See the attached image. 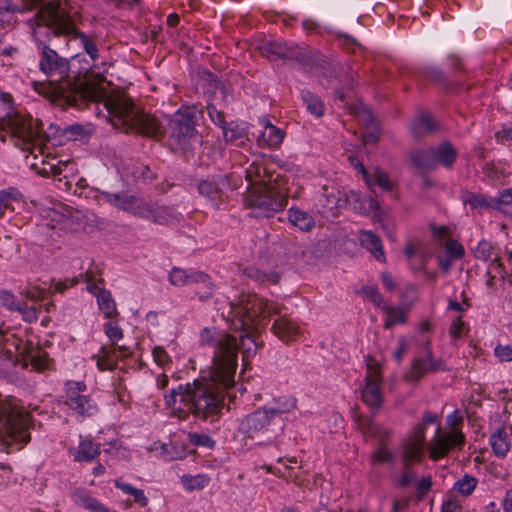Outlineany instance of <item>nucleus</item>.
I'll use <instances>...</instances> for the list:
<instances>
[{"instance_id": "28", "label": "nucleus", "mask_w": 512, "mask_h": 512, "mask_svg": "<svg viewBox=\"0 0 512 512\" xmlns=\"http://www.w3.org/2000/svg\"><path fill=\"white\" fill-rule=\"evenodd\" d=\"M289 222L303 232H309L315 226L314 218L306 211L297 207L288 210Z\"/></svg>"}, {"instance_id": "21", "label": "nucleus", "mask_w": 512, "mask_h": 512, "mask_svg": "<svg viewBox=\"0 0 512 512\" xmlns=\"http://www.w3.org/2000/svg\"><path fill=\"white\" fill-rule=\"evenodd\" d=\"M351 200L355 202L360 200L359 194L354 191L343 193L336 188L329 189L328 187H323V193L320 198L322 206L331 212L343 208Z\"/></svg>"}, {"instance_id": "7", "label": "nucleus", "mask_w": 512, "mask_h": 512, "mask_svg": "<svg viewBox=\"0 0 512 512\" xmlns=\"http://www.w3.org/2000/svg\"><path fill=\"white\" fill-rule=\"evenodd\" d=\"M200 342L213 348L211 370H216L217 375L224 373L225 381H231V376L236 373V342L231 334L214 335L208 328L202 330Z\"/></svg>"}, {"instance_id": "37", "label": "nucleus", "mask_w": 512, "mask_h": 512, "mask_svg": "<svg viewBox=\"0 0 512 512\" xmlns=\"http://www.w3.org/2000/svg\"><path fill=\"white\" fill-rule=\"evenodd\" d=\"M12 104L11 95L0 91V130L4 129L9 118H12L17 113Z\"/></svg>"}, {"instance_id": "60", "label": "nucleus", "mask_w": 512, "mask_h": 512, "mask_svg": "<svg viewBox=\"0 0 512 512\" xmlns=\"http://www.w3.org/2000/svg\"><path fill=\"white\" fill-rule=\"evenodd\" d=\"M512 203V188L505 189L499 193V196L492 200V207L499 208L500 205H509Z\"/></svg>"}, {"instance_id": "27", "label": "nucleus", "mask_w": 512, "mask_h": 512, "mask_svg": "<svg viewBox=\"0 0 512 512\" xmlns=\"http://www.w3.org/2000/svg\"><path fill=\"white\" fill-rule=\"evenodd\" d=\"M284 131L269 122L264 124V130L257 137L258 145L261 147H277L284 138Z\"/></svg>"}, {"instance_id": "11", "label": "nucleus", "mask_w": 512, "mask_h": 512, "mask_svg": "<svg viewBox=\"0 0 512 512\" xmlns=\"http://www.w3.org/2000/svg\"><path fill=\"white\" fill-rule=\"evenodd\" d=\"M241 181V177L236 176L235 173L217 175L199 181L197 189L200 195L218 207L227 198V192L238 188Z\"/></svg>"}, {"instance_id": "25", "label": "nucleus", "mask_w": 512, "mask_h": 512, "mask_svg": "<svg viewBox=\"0 0 512 512\" xmlns=\"http://www.w3.org/2000/svg\"><path fill=\"white\" fill-rule=\"evenodd\" d=\"M69 452L77 462H91L99 455L100 447L89 439L81 438L78 447L70 448Z\"/></svg>"}, {"instance_id": "3", "label": "nucleus", "mask_w": 512, "mask_h": 512, "mask_svg": "<svg viewBox=\"0 0 512 512\" xmlns=\"http://www.w3.org/2000/svg\"><path fill=\"white\" fill-rule=\"evenodd\" d=\"M280 307L269 304L265 299L255 294H248L237 303L231 302L227 313V321L231 327L242 333L238 337L234 336L236 342V356L241 351L244 363L255 355L257 349L262 346L258 342L257 333L260 328H264L268 323L271 313H279ZM225 317V312H222Z\"/></svg>"}, {"instance_id": "2", "label": "nucleus", "mask_w": 512, "mask_h": 512, "mask_svg": "<svg viewBox=\"0 0 512 512\" xmlns=\"http://www.w3.org/2000/svg\"><path fill=\"white\" fill-rule=\"evenodd\" d=\"M235 384V374L231 381H225V375L210 371L209 378L196 379L192 383L180 384L164 395L166 405L180 420L193 415L201 420L218 419L224 406V391Z\"/></svg>"}, {"instance_id": "42", "label": "nucleus", "mask_w": 512, "mask_h": 512, "mask_svg": "<svg viewBox=\"0 0 512 512\" xmlns=\"http://www.w3.org/2000/svg\"><path fill=\"white\" fill-rule=\"evenodd\" d=\"M386 313V319L384 322V328L390 329L396 324H402L406 322V313L400 308L391 307L384 305L382 308Z\"/></svg>"}, {"instance_id": "8", "label": "nucleus", "mask_w": 512, "mask_h": 512, "mask_svg": "<svg viewBox=\"0 0 512 512\" xmlns=\"http://www.w3.org/2000/svg\"><path fill=\"white\" fill-rule=\"evenodd\" d=\"M38 119H33L30 115L17 112L12 118H9L2 131L8 133L14 144L22 150L33 151L42 150L47 135L41 127Z\"/></svg>"}, {"instance_id": "56", "label": "nucleus", "mask_w": 512, "mask_h": 512, "mask_svg": "<svg viewBox=\"0 0 512 512\" xmlns=\"http://www.w3.org/2000/svg\"><path fill=\"white\" fill-rule=\"evenodd\" d=\"M494 354L501 362L512 361V344L497 345L494 349Z\"/></svg>"}, {"instance_id": "57", "label": "nucleus", "mask_w": 512, "mask_h": 512, "mask_svg": "<svg viewBox=\"0 0 512 512\" xmlns=\"http://www.w3.org/2000/svg\"><path fill=\"white\" fill-rule=\"evenodd\" d=\"M0 305L7 307L9 310L16 311L20 304L13 294L2 291L0 292Z\"/></svg>"}, {"instance_id": "13", "label": "nucleus", "mask_w": 512, "mask_h": 512, "mask_svg": "<svg viewBox=\"0 0 512 512\" xmlns=\"http://www.w3.org/2000/svg\"><path fill=\"white\" fill-rule=\"evenodd\" d=\"M65 387V404L78 416L82 418L92 417L98 412V406L88 393L84 382L67 381Z\"/></svg>"}, {"instance_id": "31", "label": "nucleus", "mask_w": 512, "mask_h": 512, "mask_svg": "<svg viewBox=\"0 0 512 512\" xmlns=\"http://www.w3.org/2000/svg\"><path fill=\"white\" fill-rule=\"evenodd\" d=\"M389 437V432L384 431L383 435L379 437V445L377 449L371 454L370 463L375 466L378 463H394L395 455L392 451L387 449L385 441Z\"/></svg>"}, {"instance_id": "1", "label": "nucleus", "mask_w": 512, "mask_h": 512, "mask_svg": "<svg viewBox=\"0 0 512 512\" xmlns=\"http://www.w3.org/2000/svg\"><path fill=\"white\" fill-rule=\"evenodd\" d=\"M37 48L40 52L39 69L49 79L32 83L39 95L61 107L79 109H83L87 102H103L107 119L112 125L126 130L131 127V117H135V114L131 110V98L127 93L121 90L107 92L99 84L71 77L67 58L60 56L42 41L37 42Z\"/></svg>"}, {"instance_id": "53", "label": "nucleus", "mask_w": 512, "mask_h": 512, "mask_svg": "<svg viewBox=\"0 0 512 512\" xmlns=\"http://www.w3.org/2000/svg\"><path fill=\"white\" fill-rule=\"evenodd\" d=\"M221 127L223 129L224 138L227 142H235L244 137L243 129L239 128L237 125L230 124L229 126L223 125Z\"/></svg>"}, {"instance_id": "47", "label": "nucleus", "mask_w": 512, "mask_h": 512, "mask_svg": "<svg viewBox=\"0 0 512 512\" xmlns=\"http://www.w3.org/2000/svg\"><path fill=\"white\" fill-rule=\"evenodd\" d=\"M247 275H248V277L255 279L256 281H258L260 283L269 282L272 284H276L279 281V275L277 272H274V271L265 272V271H262L260 269L253 268V267H251L247 270Z\"/></svg>"}, {"instance_id": "17", "label": "nucleus", "mask_w": 512, "mask_h": 512, "mask_svg": "<svg viewBox=\"0 0 512 512\" xmlns=\"http://www.w3.org/2000/svg\"><path fill=\"white\" fill-rule=\"evenodd\" d=\"M445 370V362L442 359L434 358L429 343H426L422 354L413 360L407 379L409 381H419L430 372L435 373Z\"/></svg>"}, {"instance_id": "39", "label": "nucleus", "mask_w": 512, "mask_h": 512, "mask_svg": "<svg viewBox=\"0 0 512 512\" xmlns=\"http://www.w3.org/2000/svg\"><path fill=\"white\" fill-rule=\"evenodd\" d=\"M67 36H70L72 39H79L85 52L91 57V59L93 61L98 59V48L95 41L91 37L87 36L81 31H78L76 28L74 31H71V33L67 34Z\"/></svg>"}, {"instance_id": "12", "label": "nucleus", "mask_w": 512, "mask_h": 512, "mask_svg": "<svg viewBox=\"0 0 512 512\" xmlns=\"http://www.w3.org/2000/svg\"><path fill=\"white\" fill-rule=\"evenodd\" d=\"M40 12L47 26L57 35H67L76 28L70 16V0L51 1Z\"/></svg>"}, {"instance_id": "64", "label": "nucleus", "mask_w": 512, "mask_h": 512, "mask_svg": "<svg viewBox=\"0 0 512 512\" xmlns=\"http://www.w3.org/2000/svg\"><path fill=\"white\" fill-rule=\"evenodd\" d=\"M442 512H462V507L456 501L448 500L443 503Z\"/></svg>"}, {"instance_id": "26", "label": "nucleus", "mask_w": 512, "mask_h": 512, "mask_svg": "<svg viewBox=\"0 0 512 512\" xmlns=\"http://www.w3.org/2000/svg\"><path fill=\"white\" fill-rule=\"evenodd\" d=\"M1 351H8L10 355H20L24 357L29 348V343L17 338L14 334H5L0 331Z\"/></svg>"}, {"instance_id": "30", "label": "nucleus", "mask_w": 512, "mask_h": 512, "mask_svg": "<svg viewBox=\"0 0 512 512\" xmlns=\"http://www.w3.org/2000/svg\"><path fill=\"white\" fill-rule=\"evenodd\" d=\"M73 500L76 504L81 505L91 512H116L111 511L84 490H76L73 493Z\"/></svg>"}, {"instance_id": "9", "label": "nucleus", "mask_w": 512, "mask_h": 512, "mask_svg": "<svg viewBox=\"0 0 512 512\" xmlns=\"http://www.w3.org/2000/svg\"><path fill=\"white\" fill-rule=\"evenodd\" d=\"M238 431L257 440L260 444H271L283 431L281 423H276L271 412L267 408L257 409L244 416L239 423Z\"/></svg>"}, {"instance_id": "45", "label": "nucleus", "mask_w": 512, "mask_h": 512, "mask_svg": "<svg viewBox=\"0 0 512 512\" xmlns=\"http://www.w3.org/2000/svg\"><path fill=\"white\" fill-rule=\"evenodd\" d=\"M361 294L367 298L370 302H372L376 307L383 308L385 305L384 298L379 292V289L376 284L369 283L362 287Z\"/></svg>"}, {"instance_id": "24", "label": "nucleus", "mask_w": 512, "mask_h": 512, "mask_svg": "<svg viewBox=\"0 0 512 512\" xmlns=\"http://www.w3.org/2000/svg\"><path fill=\"white\" fill-rule=\"evenodd\" d=\"M359 241L361 246L367 249L376 260L380 262L386 261L381 239L375 233L370 230H361L359 232Z\"/></svg>"}, {"instance_id": "29", "label": "nucleus", "mask_w": 512, "mask_h": 512, "mask_svg": "<svg viewBox=\"0 0 512 512\" xmlns=\"http://www.w3.org/2000/svg\"><path fill=\"white\" fill-rule=\"evenodd\" d=\"M434 148L435 152V167L442 165L446 168H451L457 158L456 148L449 142H444Z\"/></svg>"}, {"instance_id": "6", "label": "nucleus", "mask_w": 512, "mask_h": 512, "mask_svg": "<svg viewBox=\"0 0 512 512\" xmlns=\"http://www.w3.org/2000/svg\"><path fill=\"white\" fill-rule=\"evenodd\" d=\"M287 184L285 176L276 174L273 182L249 188L245 201L251 209V215L257 218H269L282 211L289 197Z\"/></svg>"}, {"instance_id": "50", "label": "nucleus", "mask_w": 512, "mask_h": 512, "mask_svg": "<svg viewBox=\"0 0 512 512\" xmlns=\"http://www.w3.org/2000/svg\"><path fill=\"white\" fill-rule=\"evenodd\" d=\"M370 177H371V185L377 184L382 189L388 190V191H391L393 189L394 184L390 180L389 175L385 171H383L379 168H375L373 171V174L370 175Z\"/></svg>"}, {"instance_id": "18", "label": "nucleus", "mask_w": 512, "mask_h": 512, "mask_svg": "<svg viewBox=\"0 0 512 512\" xmlns=\"http://www.w3.org/2000/svg\"><path fill=\"white\" fill-rule=\"evenodd\" d=\"M269 304H274L280 307V311H282L283 306L279 305L274 302H269L266 300ZM271 315H278V317L275 319L272 325V332L273 334L278 337L281 341L285 343H289L292 341L297 340V338L301 334L300 327L297 322H295L293 319H291L287 315H282L281 312L279 313H271Z\"/></svg>"}, {"instance_id": "58", "label": "nucleus", "mask_w": 512, "mask_h": 512, "mask_svg": "<svg viewBox=\"0 0 512 512\" xmlns=\"http://www.w3.org/2000/svg\"><path fill=\"white\" fill-rule=\"evenodd\" d=\"M207 112L210 117V119L217 125L223 126L226 124L225 122V115L223 111L216 108L214 104H208L207 105Z\"/></svg>"}, {"instance_id": "22", "label": "nucleus", "mask_w": 512, "mask_h": 512, "mask_svg": "<svg viewBox=\"0 0 512 512\" xmlns=\"http://www.w3.org/2000/svg\"><path fill=\"white\" fill-rule=\"evenodd\" d=\"M22 366L24 368L31 366L33 371L44 372L50 368L51 360L45 350L34 346L32 342H29V348L22 358Z\"/></svg>"}, {"instance_id": "19", "label": "nucleus", "mask_w": 512, "mask_h": 512, "mask_svg": "<svg viewBox=\"0 0 512 512\" xmlns=\"http://www.w3.org/2000/svg\"><path fill=\"white\" fill-rule=\"evenodd\" d=\"M170 283L174 286H185L191 284H204L208 291L205 292V295L200 296L201 299L207 298L212 291V282L210 277L201 271H187L181 268H173L169 273Z\"/></svg>"}, {"instance_id": "23", "label": "nucleus", "mask_w": 512, "mask_h": 512, "mask_svg": "<svg viewBox=\"0 0 512 512\" xmlns=\"http://www.w3.org/2000/svg\"><path fill=\"white\" fill-rule=\"evenodd\" d=\"M148 215L142 216L158 224H171L182 219V214L172 207H159L148 201Z\"/></svg>"}, {"instance_id": "44", "label": "nucleus", "mask_w": 512, "mask_h": 512, "mask_svg": "<svg viewBox=\"0 0 512 512\" xmlns=\"http://www.w3.org/2000/svg\"><path fill=\"white\" fill-rule=\"evenodd\" d=\"M181 483L184 488L188 491L203 489L208 483L209 478L204 474L198 475H183L181 477Z\"/></svg>"}, {"instance_id": "16", "label": "nucleus", "mask_w": 512, "mask_h": 512, "mask_svg": "<svg viewBox=\"0 0 512 512\" xmlns=\"http://www.w3.org/2000/svg\"><path fill=\"white\" fill-rule=\"evenodd\" d=\"M263 54L270 60H295L300 64L308 62L304 50L285 40L267 41L263 44Z\"/></svg>"}, {"instance_id": "54", "label": "nucleus", "mask_w": 512, "mask_h": 512, "mask_svg": "<svg viewBox=\"0 0 512 512\" xmlns=\"http://www.w3.org/2000/svg\"><path fill=\"white\" fill-rule=\"evenodd\" d=\"M104 331L107 337L112 341L111 345H116V343L123 338L122 329L112 321L104 325Z\"/></svg>"}, {"instance_id": "43", "label": "nucleus", "mask_w": 512, "mask_h": 512, "mask_svg": "<svg viewBox=\"0 0 512 512\" xmlns=\"http://www.w3.org/2000/svg\"><path fill=\"white\" fill-rule=\"evenodd\" d=\"M296 406V398L291 396H282L277 399L276 406L268 409V411L271 412L273 418L276 419L278 415L291 412L296 408Z\"/></svg>"}, {"instance_id": "59", "label": "nucleus", "mask_w": 512, "mask_h": 512, "mask_svg": "<svg viewBox=\"0 0 512 512\" xmlns=\"http://www.w3.org/2000/svg\"><path fill=\"white\" fill-rule=\"evenodd\" d=\"M465 202L472 208L492 207V203H489L483 195L479 194H470Z\"/></svg>"}, {"instance_id": "61", "label": "nucleus", "mask_w": 512, "mask_h": 512, "mask_svg": "<svg viewBox=\"0 0 512 512\" xmlns=\"http://www.w3.org/2000/svg\"><path fill=\"white\" fill-rule=\"evenodd\" d=\"M464 322L461 317H457L451 324L449 334L453 339H459L464 334Z\"/></svg>"}, {"instance_id": "4", "label": "nucleus", "mask_w": 512, "mask_h": 512, "mask_svg": "<svg viewBox=\"0 0 512 512\" xmlns=\"http://www.w3.org/2000/svg\"><path fill=\"white\" fill-rule=\"evenodd\" d=\"M131 110L135 114L131 122L135 123H131V127L127 130L113 125L116 129L125 133H138L156 140L161 139L166 131L169 147L171 150L180 153L190 150L193 142L197 140L195 108L188 107L178 110L169 120L167 129L154 115L146 114L139 110L132 100Z\"/></svg>"}, {"instance_id": "49", "label": "nucleus", "mask_w": 512, "mask_h": 512, "mask_svg": "<svg viewBox=\"0 0 512 512\" xmlns=\"http://www.w3.org/2000/svg\"><path fill=\"white\" fill-rule=\"evenodd\" d=\"M188 441L191 445L196 447H205L213 449L215 447V441L207 434L190 432L188 434Z\"/></svg>"}, {"instance_id": "48", "label": "nucleus", "mask_w": 512, "mask_h": 512, "mask_svg": "<svg viewBox=\"0 0 512 512\" xmlns=\"http://www.w3.org/2000/svg\"><path fill=\"white\" fill-rule=\"evenodd\" d=\"M477 483L478 481L475 477L465 474L455 483L454 489L463 496H469L475 490Z\"/></svg>"}, {"instance_id": "10", "label": "nucleus", "mask_w": 512, "mask_h": 512, "mask_svg": "<svg viewBox=\"0 0 512 512\" xmlns=\"http://www.w3.org/2000/svg\"><path fill=\"white\" fill-rule=\"evenodd\" d=\"M364 386L361 389V400L369 408L372 415L377 414L383 406V376L379 363L372 357L367 358Z\"/></svg>"}, {"instance_id": "62", "label": "nucleus", "mask_w": 512, "mask_h": 512, "mask_svg": "<svg viewBox=\"0 0 512 512\" xmlns=\"http://www.w3.org/2000/svg\"><path fill=\"white\" fill-rule=\"evenodd\" d=\"M416 483V492L419 498H422L425 496L431 489L432 481L431 477H423Z\"/></svg>"}, {"instance_id": "33", "label": "nucleus", "mask_w": 512, "mask_h": 512, "mask_svg": "<svg viewBox=\"0 0 512 512\" xmlns=\"http://www.w3.org/2000/svg\"><path fill=\"white\" fill-rule=\"evenodd\" d=\"M490 445L495 455L504 457L510 449L508 436L504 428H499L490 436Z\"/></svg>"}, {"instance_id": "20", "label": "nucleus", "mask_w": 512, "mask_h": 512, "mask_svg": "<svg viewBox=\"0 0 512 512\" xmlns=\"http://www.w3.org/2000/svg\"><path fill=\"white\" fill-rule=\"evenodd\" d=\"M270 163L264 158L254 159L245 169V178L251 187L267 185L275 179L269 170Z\"/></svg>"}, {"instance_id": "46", "label": "nucleus", "mask_w": 512, "mask_h": 512, "mask_svg": "<svg viewBox=\"0 0 512 512\" xmlns=\"http://www.w3.org/2000/svg\"><path fill=\"white\" fill-rule=\"evenodd\" d=\"M22 195L15 188H8L0 191V217L4 215L6 209L11 207L12 201H19Z\"/></svg>"}, {"instance_id": "38", "label": "nucleus", "mask_w": 512, "mask_h": 512, "mask_svg": "<svg viewBox=\"0 0 512 512\" xmlns=\"http://www.w3.org/2000/svg\"><path fill=\"white\" fill-rule=\"evenodd\" d=\"M114 484L116 488L120 489L125 494L131 495L134 499V502L138 503L141 507L148 505L149 500L142 489H138L128 483L121 481L120 479L115 480Z\"/></svg>"}, {"instance_id": "14", "label": "nucleus", "mask_w": 512, "mask_h": 512, "mask_svg": "<svg viewBox=\"0 0 512 512\" xmlns=\"http://www.w3.org/2000/svg\"><path fill=\"white\" fill-rule=\"evenodd\" d=\"M434 424H437L436 433L427 444L424 443V447L426 446L428 448L430 458L436 461L445 457L452 448L462 446L465 441V436L459 430L441 433L438 419Z\"/></svg>"}, {"instance_id": "32", "label": "nucleus", "mask_w": 512, "mask_h": 512, "mask_svg": "<svg viewBox=\"0 0 512 512\" xmlns=\"http://www.w3.org/2000/svg\"><path fill=\"white\" fill-rule=\"evenodd\" d=\"M435 152L434 148L430 147L426 150H417L411 153V161L415 167L421 170L435 169Z\"/></svg>"}, {"instance_id": "35", "label": "nucleus", "mask_w": 512, "mask_h": 512, "mask_svg": "<svg viewBox=\"0 0 512 512\" xmlns=\"http://www.w3.org/2000/svg\"><path fill=\"white\" fill-rule=\"evenodd\" d=\"M97 302L99 309L103 312L106 318H113L118 314L116 303L112 298L110 291L100 290L97 293Z\"/></svg>"}, {"instance_id": "63", "label": "nucleus", "mask_w": 512, "mask_h": 512, "mask_svg": "<svg viewBox=\"0 0 512 512\" xmlns=\"http://www.w3.org/2000/svg\"><path fill=\"white\" fill-rule=\"evenodd\" d=\"M490 250L491 246L488 242H480L476 250V256L486 260L488 257H490Z\"/></svg>"}, {"instance_id": "41", "label": "nucleus", "mask_w": 512, "mask_h": 512, "mask_svg": "<svg viewBox=\"0 0 512 512\" xmlns=\"http://www.w3.org/2000/svg\"><path fill=\"white\" fill-rule=\"evenodd\" d=\"M355 422L358 426V429L365 435H370L373 437H380L381 429L377 426L373 420L365 415L358 414L355 416Z\"/></svg>"}, {"instance_id": "55", "label": "nucleus", "mask_w": 512, "mask_h": 512, "mask_svg": "<svg viewBox=\"0 0 512 512\" xmlns=\"http://www.w3.org/2000/svg\"><path fill=\"white\" fill-rule=\"evenodd\" d=\"M152 355L155 363L160 367H166L171 363L170 356L161 346H155L152 350Z\"/></svg>"}, {"instance_id": "34", "label": "nucleus", "mask_w": 512, "mask_h": 512, "mask_svg": "<svg viewBox=\"0 0 512 512\" xmlns=\"http://www.w3.org/2000/svg\"><path fill=\"white\" fill-rule=\"evenodd\" d=\"M435 129V122L432 117L427 114H421L412 124L411 132L415 138H420L430 134Z\"/></svg>"}, {"instance_id": "15", "label": "nucleus", "mask_w": 512, "mask_h": 512, "mask_svg": "<svg viewBox=\"0 0 512 512\" xmlns=\"http://www.w3.org/2000/svg\"><path fill=\"white\" fill-rule=\"evenodd\" d=\"M100 199L117 209L141 217L148 215V201L129 193L101 192Z\"/></svg>"}, {"instance_id": "36", "label": "nucleus", "mask_w": 512, "mask_h": 512, "mask_svg": "<svg viewBox=\"0 0 512 512\" xmlns=\"http://www.w3.org/2000/svg\"><path fill=\"white\" fill-rule=\"evenodd\" d=\"M100 353L101 357L97 360L99 370H113L117 362L116 345L103 346Z\"/></svg>"}, {"instance_id": "52", "label": "nucleus", "mask_w": 512, "mask_h": 512, "mask_svg": "<svg viewBox=\"0 0 512 512\" xmlns=\"http://www.w3.org/2000/svg\"><path fill=\"white\" fill-rule=\"evenodd\" d=\"M445 252H446V255H448L454 259H460L465 254L463 245L460 244L457 240H453V239H450L446 242Z\"/></svg>"}, {"instance_id": "5", "label": "nucleus", "mask_w": 512, "mask_h": 512, "mask_svg": "<svg viewBox=\"0 0 512 512\" xmlns=\"http://www.w3.org/2000/svg\"><path fill=\"white\" fill-rule=\"evenodd\" d=\"M436 420V414L426 411L423 414L422 421L415 425L411 432L402 440L400 447L402 470L396 481V486L406 488L416 482L417 472L414 466L421 464L424 460L426 427L430 423H435Z\"/></svg>"}, {"instance_id": "51", "label": "nucleus", "mask_w": 512, "mask_h": 512, "mask_svg": "<svg viewBox=\"0 0 512 512\" xmlns=\"http://www.w3.org/2000/svg\"><path fill=\"white\" fill-rule=\"evenodd\" d=\"M16 311H18L22 315L23 320L27 322H33L38 319L39 308L35 304H20Z\"/></svg>"}, {"instance_id": "40", "label": "nucleus", "mask_w": 512, "mask_h": 512, "mask_svg": "<svg viewBox=\"0 0 512 512\" xmlns=\"http://www.w3.org/2000/svg\"><path fill=\"white\" fill-rule=\"evenodd\" d=\"M301 96L303 101L306 103L307 110L316 117H321L324 114L325 106L321 99L312 94L308 90H302Z\"/></svg>"}]
</instances>
